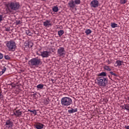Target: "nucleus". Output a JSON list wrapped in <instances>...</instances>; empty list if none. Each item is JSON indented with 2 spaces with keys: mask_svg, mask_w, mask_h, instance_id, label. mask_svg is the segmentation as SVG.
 <instances>
[{
  "mask_svg": "<svg viewBox=\"0 0 129 129\" xmlns=\"http://www.w3.org/2000/svg\"><path fill=\"white\" fill-rule=\"evenodd\" d=\"M52 11L54 13H58V11H59V8H58V6H53V7L52 8Z\"/></svg>",
  "mask_w": 129,
  "mask_h": 129,
  "instance_id": "f3484780",
  "label": "nucleus"
},
{
  "mask_svg": "<svg viewBox=\"0 0 129 129\" xmlns=\"http://www.w3.org/2000/svg\"><path fill=\"white\" fill-rule=\"evenodd\" d=\"M123 64V61L122 60H118L114 63L115 67H120L121 65Z\"/></svg>",
  "mask_w": 129,
  "mask_h": 129,
  "instance_id": "f8f14e48",
  "label": "nucleus"
},
{
  "mask_svg": "<svg viewBox=\"0 0 129 129\" xmlns=\"http://www.w3.org/2000/svg\"><path fill=\"white\" fill-rule=\"evenodd\" d=\"M122 109H125V104L124 105L122 106Z\"/></svg>",
  "mask_w": 129,
  "mask_h": 129,
  "instance_id": "e433bc0d",
  "label": "nucleus"
},
{
  "mask_svg": "<svg viewBox=\"0 0 129 129\" xmlns=\"http://www.w3.org/2000/svg\"><path fill=\"white\" fill-rule=\"evenodd\" d=\"M57 34L59 37L64 34V30H59L58 31Z\"/></svg>",
  "mask_w": 129,
  "mask_h": 129,
  "instance_id": "4be33fe9",
  "label": "nucleus"
},
{
  "mask_svg": "<svg viewBox=\"0 0 129 129\" xmlns=\"http://www.w3.org/2000/svg\"><path fill=\"white\" fill-rule=\"evenodd\" d=\"M57 55L59 57H64L66 55V50H65V48L63 47H59L57 49Z\"/></svg>",
  "mask_w": 129,
  "mask_h": 129,
  "instance_id": "423d86ee",
  "label": "nucleus"
},
{
  "mask_svg": "<svg viewBox=\"0 0 129 129\" xmlns=\"http://www.w3.org/2000/svg\"><path fill=\"white\" fill-rule=\"evenodd\" d=\"M74 3L76 5H80L81 1L80 0H75Z\"/></svg>",
  "mask_w": 129,
  "mask_h": 129,
  "instance_id": "bb28decb",
  "label": "nucleus"
},
{
  "mask_svg": "<svg viewBox=\"0 0 129 129\" xmlns=\"http://www.w3.org/2000/svg\"><path fill=\"white\" fill-rule=\"evenodd\" d=\"M43 26L46 28H49V27H52V23L50 21L46 20L45 22H43Z\"/></svg>",
  "mask_w": 129,
  "mask_h": 129,
  "instance_id": "9b49d317",
  "label": "nucleus"
},
{
  "mask_svg": "<svg viewBox=\"0 0 129 129\" xmlns=\"http://www.w3.org/2000/svg\"><path fill=\"white\" fill-rule=\"evenodd\" d=\"M26 34L28 35V36H32V33L29 30H26Z\"/></svg>",
  "mask_w": 129,
  "mask_h": 129,
  "instance_id": "a878e982",
  "label": "nucleus"
},
{
  "mask_svg": "<svg viewBox=\"0 0 129 129\" xmlns=\"http://www.w3.org/2000/svg\"><path fill=\"white\" fill-rule=\"evenodd\" d=\"M16 25H21V21L20 20H17L16 22Z\"/></svg>",
  "mask_w": 129,
  "mask_h": 129,
  "instance_id": "2f4dec72",
  "label": "nucleus"
},
{
  "mask_svg": "<svg viewBox=\"0 0 129 129\" xmlns=\"http://www.w3.org/2000/svg\"><path fill=\"white\" fill-rule=\"evenodd\" d=\"M36 87L38 89H43V88H44V85L39 84L36 86Z\"/></svg>",
  "mask_w": 129,
  "mask_h": 129,
  "instance_id": "412c9836",
  "label": "nucleus"
},
{
  "mask_svg": "<svg viewBox=\"0 0 129 129\" xmlns=\"http://www.w3.org/2000/svg\"><path fill=\"white\" fill-rule=\"evenodd\" d=\"M128 101H129V98L128 97Z\"/></svg>",
  "mask_w": 129,
  "mask_h": 129,
  "instance_id": "79ce46f5",
  "label": "nucleus"
},
{
  "mask_svg": "<svg viewBox=\"0 0 129 129\" xmlns=\"http://www.w3.org/2000/svg\"><path fill=\"white\" fill-rule=\"evenodd\" d=\"M33 44L32 42L28 41L26 43H25V46L26 48H32L33 47Z\"/></svg>",
  "mask_w": 129,
  "mask_h": 129,
  "instance_id": "2eb2a0df",
  "label": "nucleus"
},
{
  "mask_svg": "<svg viewBox=\"0 0 129 129\" xmlns=\"http://www.w3.org/2000/svg\"><path fill=\"white\" fill-rule=\"evenodd\" d=\"M46 102H45V103H46V104H48V103H49V101L48 100H46Z\"/></svg>",
  "mask_w": 129,
  "mask_h": 129,
  "instance_id": "ea45409f",
  "label": "nucleus"
},
{
  "mask_svg": "<svg viewBox=\"0 0 129 129\" xmlns=\"http://www.w3.org/2000/svg\"><path fill=\"white\" fill-rule=\"evenodd\" d=\"M85 33L86 35H89L92 33V31H91L90 29H87L85 31Z\"/></svg>",
  "mask_w": 129,
  "mask_h": 129,
  "instance_id": "aec40b11",
  "label": "nucleus"
},
{
  "mask_svg": "<svg viewBox=\"0 0 129 129\" xmlns=\"http://www.w3.org/2000/svg\"><path fill=\"white\" fill-rule=\"evenodd\" d=\"M120 5H125L127 3V0H118Z\"/></svg>",
  "mask_w": 129,
  "mask_h": 129,
  "instance_id": "6ab92c4d",
  "label": "nucleus"
},
{
  "mask_svg": "<svg viewBox=\"0 0 129 129\" xmlns=\"http://www.w3.org/2000/svg\"><path fill=\"white\" fill-rule=\"evenodd\" d=\"M6 11L8 14H14V12L19 11L21 5L20 3L17 1H12L6 4Z\"/></svg>",
  "mask_w": 129,
  "mask_h": 129,
  "instance_id": "f257e3e1",
  "label": "nucleus"
},
{
  "mask_svg": "<svg viewBox=\"0 0 129 129\" xmlns=\"http://www.w3.org/2000/svg\"><path fill=\"white\" fill-rule=\"evenodd\" d=\"M28 64L32 68H35L42 64V62L41 61V59L38 57H34L29 60Z\"/></svg>",
  "mask_w": 129,
  "mask_h": 129,
  "instance_id": "7ed1b4c3",
  "label": "nucleus"
},
{
  "mask_svg": "<svg viewBox=\"0 0 129 129\" xmlns=\"http://www.w3.org/2000/svg\"><path fill=\"white\" fill-rule=\"evenodd\" d=\"M107 63H108V64H111V63H112V59H107Z\"/></svg>",
  "mask_w": 129,
  "mask_h": 129,
  "instance_id": "c756f323",
  "label": "nucleus"
},
{
  "mask_svg": "<svg viewBox=\"0 0 129 129\" xmlns=\"http://www.w3.org/2000/svg\"><path fill=\"white\" fill-rule=\"evenodd\" d=\"M5 31H7V32H10V28H6Z\"/></svg>",
  "mask_w": 129,
  "mask_h": 129,
  "instance_id": "c9c22d12",
  "label": "nucleus"
},
{
  "mask_svg": "<svg viewBox=\"0 0 129 129\" xmlns=\"http://www.w3.org/2000/svg\"><path fill=\"white\" fill-rule=\"evenodd\" d=\"M110 74H111V75H113L115 77H117V75L112 72H110Z\"/></svg>",
  "mask_w": 129,
  "mask_h": 129,
  "instance_id": "cd10ccee",
  "label": "nucleus"
},
{
  "mask_svg": "<svg viewBox=\"0 0 129 129\" xmlns=\"http://www.w3.org/2000/svg\"><path fill=\"white\" fill-rule=\"evenodd\" d=\"M7 48H8L9 51H12L14 52L16 50V48H17V45H16V42H15L13 40H10L8 41L7 43Z\"/></svg>",
  "mask_w": 129,
  "mask_h": 129,
  "instance_id": "39448f33",
  "label": "nucleus"
},
{
  "mask_svg": "<svg viewBox=\"0 0 129 129\" xmlns=\"http://www.w3.org/2000/svg\"><path fill=\"white\" fill-rule=\"evenodd\" d=\"M5 125L8 128H12L14 126V123L11 120H8L6 121Z\"/></svg>",
  "mask_w": 129,
  "mask_h": 129,
  "instance_id": "1a4fd4ad",
  "label": "nucleus"
},
{
  "mask_svg": "<svg viewBox=\"0 0 129 129\" xmlns=\"http://www.w3.org/2000/svg\"><path fill=\"white\" fill-rule=\"evenodd\" d=\"M2 93V92H0V94Z\"/></svg>",
  "mask_w": 129,
  "mask_h": 129,
  "instance_id": "a18cd8bd",
  "label": "nucleus"
},
{
  "mask_svg": "<svg viewBox=\"0 0 129 129\" xmlns=\"http://www.w3.org/2000/svg\"><path fill=\"white\" fill-rule=\"evenodd\" d=\"M34 95H36V94H34Z\"/></svg>",
  "mask_w": 129,
  "mask_h": 129,
  "instance_id": "c03bdc74",
  "label": "nucleus"
},
{
  "mask_svg": "<svg viewBox=\"0 0 129 129\" xmlns=\"http://www.w3.org/2000/svg\"><path fill=\"white\" fill-rule=\"evenodd\" d=\"M28 111H29L30 112H32L33 114H34V115H37V111H36V110H32L29 109Z\"/></svg>",
  "mask_w": 129,
  "mask_h": 129,
  "instance_id": "393cba45",
  "label": "nucleus"
},
{
  "mask_svg": "<svg viewBox=\"0 0 129 129\" xmlns=\"http://www.w3.org/2000/svg\"><path fill=\"white\" fill-rule=\"evenodd\" d=\"M68 112H69L70 114L77 112V108H71V109L68 110Z\"/></svg>",
  "mask_w": 129,
  "mask_h": 129,
  "instance_id": "dca6fc26",
  "label": "nucleus"
},
{
  "mask_svg": "<svg viewBox=\"0 0 129 129\" xmlns=\"http://www.w3.org/2000/svg\"><path fill=\"white\" fill-rule=\"evenodd\" d=\"M4 57L6 60H10L11 59V57L9 55H5Z\"/></svg>",
  "mask_w": 129,
  "mask_h": 129,
  "instance_id": "c85d7f7f",
  "label": "nucleus"
},
{
  "mask_svg": "<svg viewBox=\"0 0 129 129\" xmlns=\"http://www.w3.org/2000/svg\"><path fill=\"white\" fill-rule=\"evenodd\" d=\"M124 128H126V129H129V125H128V126H124Z\"/></svg>",
  "mask_w": 129,
  "mask_h": 129,
  "instance_id": "4c0bfd02",
  "label": "nucleus"
},
{
  "mask_svg": "<svg viewBox=\"0 0 129 129\" xmlns=\"http://www.w3.org/2000/svg\"><path fill=\"white\" fill-rule=\"evenodd\" d=\"M43 1H46V0H42Z\"/></svg>",
  "mask_w": 129,
  "mask_h": 129,
  "instance_id": "37998d69",
  "label": "nucleus"
},
{
  "mask_svg": "<svg viewBox=\"0 0 129 129\" xmlns=\"http://www.w3.org/2000/svg\"><path fill=\"white\" fill-rule=\"evenodd\" d=\"M72 103V99L68 97H62L61 99L62 107H67Z\"/></svg>",
  "mask_w": 129,
  "mask_h": 129,
  "instance_id": "20e7f679",
  "label": "nucleus"
},
{
  "mask_svg": "<svg viewBox=\"0 0 129 129\" xmlns=\"http://www.w3.org/2000/svg\"><path fill=\"white\" fill-rule=\"evenodd\" d=\"M99 6V2L98 0H93L90 3L91 8H94V9L98 8Z\"/></svg>",
  "mask_w": 129,
  "mask_h": 129,
  "instance_id": "0eeeda50",
  "label": "nucleus"
},
{
  "mask_svg": "<svg viewBox=\"0 0 129 129\" xmlns=\"http://www.w3.org/2000/svg\"><path fill=\"white\" fill-rule=\"evenodd\" d=\"M14 115L16 116H17V117H20L21 115H22V111H21V110H17L16 111V112L14 113Z\"/></svg>",
  "mask_w": 129,
  "mask_h": 129,
  "instance_id": "ddd939ff",
  "label": "nucleus"
},
{
  "mask_svg": "<svg viewBox=\"0 0 129 129\" xmlns=\"http://www.w3.org/2000/svg\"><path fill=\"white\" fill-rule=\"evenodd\" d=\"M69 6L71 9H74L75 8V3H74V1L73 0L71 1L69 3Z\"/></svg>",
  "mask_w": 129,
  "mask_h": 129,
  "instance_id": "4468645a",
  "label": "nucleus"
},
{
  "mask_svg": "<svg viewBox=\"0 0 129 129\" xmlns=\"http://www.w3.org/2000/svg\"><path fill=\"white\" fill-rule=\"evenodd\" d=\"M125 109H126V110L129 111V105L128 104L125 105Z\"/></svg>",
  "mask_w": 129,
  "mask_h": 129,
  "instance_id": "473e14b6",
  "label": "nucleus"
},
{
  "mask_svg": "<svg viewBox=\"0 0 129 129\" xmlns=\"http://www.w3.org/2000/svg\"><path fill=\"white\" fill-rule=\"evenodd\" d=\"M111 28H117V24H116L115 23H111Z\"/></svg>",
  "mask_w": 129,
  "mask_h": 129,
  "instance_id": "5701e85b",
  "label": "nucleus"
},
{
  "mask_svg": "<svg viewBox=\"0 0 129 129\" xmlns=\"http://www.w3.org/2000/svg\"><path fill=\"white\" fill-rule=\"evenodd\" d=\"M35 128L36 129H43L44 128V124L41 122H36L34 124Z\"/></svg>",
  "mask_w": 129,
  "mask_h": 129,
  "instance_id": "6e6552de",
  "label": "nucleus"
},
{
  "mask_svg": "<svg viewBox=\"0 0 129 129\" xmlns=\"http://www.w3.org/2000/svg\"><path fill=\"white\" fill-rule=\"evenodd\" d=\"M3 74H4V73L2 71L0 72V76H2V75H3Z\"/></svg>",
  "mask_w": 129,
  "mask_h": 129,
  "instance_id": "58836bf2",
  "label": "nucleus"
},
{
  "mask_svg": "<svg viewBox=\"0 0 129 129\" xmlns=\"http://www.w3.org/2000/svg\"><path fill=\"white\" fill-rule=\"evenodd\" d=\"M49 51H44L41 52V56L43 57V58H47V57H49Z\"/></svg>",
  "mask_w": 129,
  "mask_h": 129,
  "instance_id": "9d476101",
  "label": "nucleus"
},
{
  "mask_svg": "<svg viewBox=\"0 0 129 129\" xmlns=\"http://www.w3.org/2000/svg\"><path fill=\"white\" fill-rule=\"evenodd\" d=\"M6 71H7V68H5V67H4L3 69H2V72L3 73H5V72H6Z\"/></svg>",
  "mask_w": 129,
  "mask_h": 129,
  "instance_id": "7c9ffc66",
  "label": "nucleus"
},
{
  "mask_svg": "<svg viewBox=\"0 0 129 129\" xmlns=\"http://www.w3.org/2000/svg\"><path fill=\"white\" fill-rule=\"evenodd\" d=\"M3 21V15H0V22H2Z\"/></svg>",
  "mask_w": 129,
  "mask_h": 129,
  "instance_id": "f704fd0d",
  "label": "nucleus"
},
{
  "mask_svg": "<svg viewBox=\"0 0 129 129\" xmlns=\"http://www.w3.org/2000/svg\"><path fill=\"white\" fill-rule=\"evenodd\" d=\"M0 96H2V93H0Z\"/></svg>",
  "mask_w": 129,
  "mask_h": 129,
  "instance_id": "a19ab883",
  "label": "nucleus"
},
{
  "mask_svg": "<svg viewBox=\"0 0 129 129\" xmlns=\"http://www.w3.org/2000/svg\"><path fill=\"white\" fill-rule=\"evenodd\" d=\"M4 58V54L3 53H0V60H2Z\"/></svg>",
  "mask_w": 129,
  "mask_h": 129,
  "instance_id": "72a5a7b5",
  "label": "nucleus"
},
{
  "mask_svg": "<svg viewBox=\"0 0 129 129\" xmlns=\"http://www.w3.org/2000/svg\"><path fill=\"white\" fill-rule=\"evenodd\" d=\"M107 74H106V73L103 72L101 73H99L98 75V77H99V76H102V77H105L106 76H107Z\"/></svg>",
  "mask_w": 129,
  "mask_h": 129,
  "instance_id": "a211bd4d",
  "label": "nucleus"
},
{
  "mask_svg": "<svg viewBox=\"0 0 129 129\" xmlns=\"http://www.w3.org/2000/svg\"><path fill=\"white\" fill-rule=\"evenodd\" d=\"M96 83L99 86H106L108 83V79L104 77H98L96 80Z\"/></svg>",
  "mask_w": 129,
  "mask_h": 129,
  "instance_id": "f03ea898",
  "label": "nucleus"
},
{
  "mask_svg": "<svg viewBox=\"0 0 129 129\" xmlns=\"http://www.w3.org/2000/svg\"><path fill=\"white\" fill-rule=\"evenodd\" d=\"M104 69L105 70H106V71H111V69H110L108 66H105Z\"/></svg>",
  "mask_w": 129,
  "mask_h": 129,
  "instance_id": "b1692460",
  "label": "nucleus"
}]
</instances>
